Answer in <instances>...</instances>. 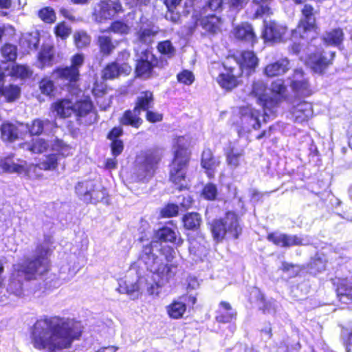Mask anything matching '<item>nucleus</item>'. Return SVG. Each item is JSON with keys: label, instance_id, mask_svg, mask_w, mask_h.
<instances>
[{"label": "nucleus", "instance_id": "nucleus-7", "mask_svg": "<svg viewBox=\"0 0 352 352\" xmlns=\"http://www.w3.org/2000/svg\"><path fill=\"white\" fill-rule=\"evenodd\" d=\"M131 53L126 49L118 52L116 59L108 63L102 69V79L104 80H113L118 78L122 74L128 76L132 70L128 62Z\"/></svg>", "mask_w": 352, "mask_h": 352}, {"label": "nucleus", "instance_id": "nucleus-64", "mask_svg": "<svg viewBox=\"0 0 352 352\" xmlns=\"http://www.w3.org/2000/svg\"><path fill=\"white\" fill-rule=\"evenodd\" d=\"M179 214V207L175 204H167L160 210V216L162 218H171L177 217Z\"/></svg>", "mask_w": 352, "mask_h": 352}, {"label": "nucleus", "instance_id": "nucleus-33", "mask_svg": "<svg viewBox=\"0 0 352 352\" xmlns=\"http://www.w3.org/2000/svg\"><path fill=\"white\" fill-rule=\"evenodd\" d=\"M19 146L34 154L44 153L47 152L50 148L47 140L41 138L32 139L30 142H22L19 144Z\"/></svg>", "mask_w": 352, "mask_h": 352}, {"label": "nucleus", "instance_id": "nucleus-37", "mask_svg": "<svg viewBox=\"0 0 352 352\" xmlns=\"http://www.w3.org/2000/svg\"><path fill=\"white\" fill-rule=\"evenodd\" d=\"M201 221V216L197 212H186L182 218L183 227L187 230H198L200 228Z\"/></svg>", "mask_w": 352, "mask_h": 352}, {"label": "nucleus", "instance_id": "nucleus-52", "mask_svg": "<svg viewBox=\"0 0 352 352\" xmlns=\"http://www.w3.org/2000/svg\"><path fill=\"white\" fill-rule=\"evenodd\" d=\"M33 72L26 65L14 64L12 66L10 75L19 79L29 78L32 76Z\"/></svg>", "mask_w": 352, "mask_h": 352}, {"label": "nucleus", "instance_id": "nucleus-63", "mask_svg": "<svg viewBox=\"0 0 352 352\" xmlns=\"http://www.w3.org/2000/svg\"><path fill=\"white\" fill-rule=\"evenodd\" d=\"M39 162L30 164L27 166L25 177L30 179H41L43 178V174L41 173Z\"/></svg>", "mask_w": 352, "mask_h": 352}, {"label": "nucleus", "instance_id": "nucleus-20", "mask_svg": "<svg viewBox=\"0 0 352 352\" xmlns=\"http://www.w3.org/2000/svg\"><path fill=\"white\" fill-rule=\"evenodd\" d=\"M290 113L294 122H306L313 116L312 104L305 100L298 102L291 107Z\"/></svg>", "mask_w": 352, "mask_h": 352}, {"label": "nucleus", "instance_id": "nucleus-8", "mask_svg": "<svg viewBox=\"0 0 352 352\" xmlns=\"http://www.w3.org/2000/svg\"><path fill=\"white\" fill-rule=\"evenodd\" d=\"M139 157L141 161L138 170V177L143 179H150L152 178L162 159V154L158 148H150L141 151Z\"/></svg>", "mask_w": 352, "mask_h": 352}, {"label": "nucleus", "instance_id": "nucleus-31", "mask_svg": "<svg viewBox=\"0 0 352 352\" xmlns=\"http://www.w3.org/2000/svg\"><path fill=\"white\" fill-rule=\"evenodd\" d=\"M327 262L328 260L324 254L316 252L314 256L311 257L305 267L310 274L316 276L326 270Z\"/></svg>", "mask_w": 352, "mask_h": 352}, {"label": "nucleus", "instance_id": "nucleus-46", "mask_svg": "<svg viewBox=\"0 0 352 352\" xmlns=\"http://www.w3.org/2000/svg\"><path fill=\"white\" fill-rule=\"evenodd\" d=\"M300 12L302 17L298 21L299 22H302L305 24L314 25V28L319 29L317 24L316 18L315 16V14L317 12L315 10L314 7L311 4L305 3L302 8Z\"/></svg>", "mask_w": 352, "mask_h": 352}, {"label": "nucleus", "instance_id": "nucleus-17", "mask_svg": "<svg viewBox=\"0 0 352 352\" xmlns=\"http://www.w3.org/2000/svg\"><path fill=\"white\" fill-rule=\"evenodd\" d=\"M234 58L236 62L235 65L239 66V70L241 71L242 74L245 72L248 76L255 72L259 63L256 54L252 50H243Z\"/></svg>", "mask_w": 352, "mask_h": 352}, {"label": "nucleus", "instance_id": "nucleus-55", "mask_svg": "<svg viewBox=\"0 0 352 352\" xmlns=\"http://www.w3.org/2000/svg\"><path fill=\"white\" fill-rule=\"evenodd\" d=\"M38 17L45 23L52 24L56 21V14L54 9L50 6H45L38 10Z\"/></svg>", "mask_w": 352, "mask_h": 352}, {"label": "nucleus", "instance_id": "nucleus-45", "mask_svg": "<svg viewBox=\"0 0 352 352\" xmlns=\"http://www.w3.org/2000/svg\"><path fill=\"white\" fill-rule=\"evenodd\" d=\"M52 150L54 151L52 153L54 155H56L60 160L61 159L66 158L69 155H72L71 146L58 138L54 139L52 145Z\"/></svg>", "mask_w": 352, "mask_h": 352}, {"label": "nucleus", "instance_id": "nucleus-6", "mask_svg": "<svg viewBox=\"0 0 352 352\" xmlns=\"http://www.w3.org/2000/svg\"><path fill=\"white\" fill-rule=\"evenodd\" d=\"M74 190L78 199L86 204H96L99 202L109 204V195L106 188L97 189L92 180L78 182Z\"/></svg>", "mask_w": 352, "mask_h": 352}, {"label": "nucleus", "instance_id": "nucleus-5", "mask_svg": "<svg viewBox=\"0 0 352 352\" xmlns=\"http://www.w3.org/2000/svg\"><path fill=\"white\" fill-rule=\"evenodd\" d=\"M240 217L232 210L226 212L222 218L214 219L210 225V230L216 242H221L228 235L232 239H237L242 234Z\"/></svg>", "mask_w": 352, "mask_h": 352}, {"label": "nucleus", "instance_id": "nucleus-1", "mask_svg": "<svg viewBox=\"0 0 352 352\" xmlns=\"http://www.w3.org/2000/svg\"><path fill=\"white\" fill-rule=\"evenodd\" d=\"M81 333L78 322L60 316H45L32 326L30 338L36 349L56 352L70 348Z\"/></svg>", "mask_w": 352, "mask_h": 352}, {"label": "nucleus", "instance_id": "nucleus-50", "mask_svg": "<svg viewBox=\"0 0 352 352\" xmlns=\"http://www.w3.org/2000/svg\"><path fill=\"white\" fill-rule=\"evenodd\" d=\"M140 290L139 280L135 282H130L126 280H121L118 283L117 291L120 294L132 295L138 293Z\"/></svg>", "mask_w": 352, "mask_h": 352}, {"label": "nucleus", "instance_id": "nucleus-30", "mask_svg": "<svg viewBox=\"0 0 352 352\" xmlns=\"http://www.w3.org/2000/svg\"><path fill=\"white\" fill-rule=\"evenodd\" d=\"M140 115L141 113L134 107L133 109H126L119 118V124L121 126H129L134 129H139L144 122Z\"/></svg>", "mask_w": 352, "mask_h": 352}, {"label": "nucleus", "instance_id": "nucleus-58", "mask_svg": "<svg viewBox=\"0 0 352 352\" xmlns=\"http://www.w3.org/2000/svg\"><path fill=\"white\" fill-rule=\"evenodd\" d=\"M159 33L158 30L153 28H144L141 29L138 34L140 42L144 44H151L153 41V38Z\"/></svg>", "mask_w": 352, "mask_h": 352}, {"label": "nucleus", "instance_id": "nucleus-11", "mask_svg": "<svg viewBox=\"0 0 352 352\" xmlns=\"http://www.w3.org/2000/svg\"><path fill=\"white\" fill-rule=\"evenodd\" d=\"M148 50L142 52V56L137 60L135 65V77L143 79H149L154 76V68H162L167 64L166 60L151 54L150 60L148 59Z\"/></svg>", "mask_w": 352, "mask_h": 352}, {"label": "nucleus", "instance_id": "nucleus-24", "mask_svg": "<svg viewBox=\"0 0 352 352\" xmlns=\"http://www.w3.org/2000/svg\"><path fill=\"white\" fill-rule=\"evenodd\" d=\"M178 267V264L175 263H160L155 265L153 270L151 271L158 278V284L160 285L169 283L173 279Z\"/></svg>", "mask_w": 352, "mask_h": 352}, {"label": "nucleus", "instance_id": "nucleus-16", "mask_svg": "<svg viewBox=\"0 0 352 352\" xmlns=\"http://www.w3.org/2000/svg\"><path fill=\"white\" fill-rule=\"evenodd\" d=\"M234 40L254 47L258 43V38L253 25L247 21L236 25L232 30Z\"/></svg>", "mask_w": 352, "mask_h": 352}, {"label": "nucleus", "instance_id": "nucleus-21", "mask_svg": "<svg viewBox=\"0 0 352 352\" xmlns=\"http://www.w3.org/2000/svg\"><path fill=\"white\" fill-rule=\"evenodd\" d=\"M290 69V60L285 56L267 64L263 67V74L267 78H274L285 74Z\"/></svg>", "mask_w": 352, "mask_h": 352}, {"label": "nucleus", "instance_id": "nucleus-2", "mask_svg": "<svg viewBox=\"0 0 352 352\" xmlns=\"http://www.w3.org/2000/svg\"><path fill=\"white\" fill-rule=\"evenodd\" d=\"M44 243H38L32 256H24L21 262L12 267V276L15 278H23L25 281L36 280L47 275L52 269L50 256L53 249L47 244L50 239H45Z\"/></svg>", "mask_w": 352, "mask_h": 352}, {"label": "nucleus", "instance_id": "nucleus-34", "mask_svg": "<svg viewBox=\"0 0 352 352\" xmlns=\"http://www.w3.org/2000/svg\"><path fill=\"white\" fill-rule=\"evenodd\" d=\"M318 28H314V25L305 24L298 21L295 28L290 32V38L292 41L307 40L311 32H317Z\"/></svg>", "mask_w": 352, "mask_h": 352}, {"label": "nucleus", "instance_id": "nucleus-54", "mask_svg": "<svg viewBox=\"0 0 352 352\" xmlns=\"http://www.w3.org/2000/svg\"><path fill=\"white\" fill-rule=\"evenodd\" d=\"M267 86L263 80L253 81L250 94L257 99V102L267 95Z\"/></svg>", "mask_w": 352, "mask_h": 352}, {"label": "nucleus", "instance_id": "nucleus-56", "mask_svg": "<svg viewBox=\"0 0 352 352\" xmlns=\"http://www.w3.org/2000/svg\"><path fill=\"white\" fill-rule=\"evenodd\" d=\"M1 53L6 62H14L17 57V47L6 43L1 46Z\"/></svg>", "mask_w": 352, "mask_h": 352}, {"label": "nucleus", "instance_id": "nucleus-23", "mask_svg": "<svg viewBox=\"0 0 352 352\" xmlns=\"http://www.w3.org/2000/svg\"><path fill=\"white\" fill-rule=\"evenodd\" d=\"M305 72L302 68L295 69L293 79L290 86L293 91L303 96H310L312 94L309 80L304 78Z\"/></svg>", "mask_w": 352, "mask_h": 352}, {"label": "nucleus", "instance_id": "nucleus-10", "mask_svg": "<svg viewBox=\"0 0 352 352\" xmlns=\"http://www.w3.org/2000/svg\"><path fill=\"white\" fill-rule=\"evenodd\" d=\"M336 52L327 54L323 49L315 50L308 54L305 60V65L316 74L323 75L333 64Z\"/></svg>", "mask_w": 352, "mask_h": 352}, {"label": "nucleus", "instance_id": "nucleus-36", "mask_svg": "<svg viewBox=\"0 0 352 352\" xmlns=\"http://www.w3.org/2000/svg\"><path fill=\"white\" fill-rule=\"evenodd\" d=\"M96 45L100 55L102 57L110 56L116 50V45L111 36L109 35H99L96 38Z\"/></svg>", "mask_w": 352, "mask_h": 352}, {"label": "nucleus", "instance_id": "nucleus-62", "mask_svg": "<svg viewBox=\"0 0 352 352\" xmlns=\"http://www.w3.org/2000/svg\"><path fill=\"white\" fill-rule=\"evenodd\" d=\"M176 77L178 82L186 86L191 85L195 80L194 74L188 69L182 70Z\"/></svg>", "mask_w": 352, "mask_h": 352}, {"label": "nucleus", "instance_id": "nucleus-22", "mask_svg": "<svg viewBox=\"0 0 352 352\" xmlns=\"http://www.w3.org/2000/svg\"><path fill=\"white\" fill-rule=\"evenodd\" d=\"M221 161L215 157L210 148L203 150L201 156V166L204 169L207 177L212 179L214 177L216 169L220 166Z\"/></svg>", "mask_w": 352, "mask_h": 352}, {"label": "nucleus", "instance_id": "nucleus-26", "mask_svg": "<svg viewBox=\"0 0 352 352\" xmlns=\"http://www.w3.org/2000/svg\"><path fill=\"white\" fill-rule=\"evenodd\" d=\"M155 95L153 91L146 89L141 91L136 96L133 102V107L140 113L153 109L155 104Z\"/></svg>", "mask_w": 352, "mask_h": 352}, {"label": "nucleus", "instance_id": "nucleus-9", "mask_svg": "<svg viewBox=\"0 0 352 352\" xmlns=\"http://www.w3.org/2000/svg\"><path fill=\"white\" fill-rule=\"evenodd\" d=\"M222 70L216 78L219 87L226 91H231L239 87L241 82L242 72L236 65L232 64L229 60L221 63Z\"/></svg>", "mask_w": 352, "mask_h": 352}, {"label": "nucleus", "instance_id": "nucleus-32", "mask_svg": "<svg viewBox=\"0 0 352 352\" xmlns=\"http://www.w3.org/2000/svg\"><path fill=\"white\" fill-rule=\"evenodd\" d=\"M219 309L217 311L215 320L221 324L230 323L235 320L237 314L232 309L231 305L227 301H221L219 304Z\"/></svg>", "mask_w": 352, "mask_h": 352}, {"label": "nucleus", "instance_id": "nucleus-28", "mask_svg": "<svg viewBox=\"0 0 352 352\" xmlns=\"http://www.w3.org/2000/svg\"><path fill=\"white\" fill-rule=\"evenodd\" d=\"M153 243L154 241H150L144 245L138 256V261L142 263L148 271L153 270L159 260L158 256L153 252Z\"/></svg>", "mask_w": 352, "mask_h": 352}, {"label": "nucleus", "instance_id": "nucleus-13", "mask_svg": "<svg viewBox=\"0 0 352 352\" xmlns=\"http://www.w3.org/2000/svg\"><path fill=\"white\" fill-rule=\"evenodd\" d=\"M239 132H250L252 129L256 131L261 127L259 110L250 105L243 106L239 108Z\"/></svg>", "mask_w": 352, "mask_h": 352}, {"label": "nucleus", "instance_id": "nucleus-53", "mask_svg": "<svg viewBox=\"0 0 352 352\" xmlns=\"http://www.w3.org/2000/svg\"><path fill=\"white\" fill-rule=\"evenodd\" d=\"M0 166L3 170L8 173L24 174L25 176L28 164L25 161H23V164H21L14 162L10 164L8 160H6L0 162Z\"/></svg>", "mask_w": 352, "mask_h": 352}, {"label": "nucleus", "instance_id": "nucleus-49", "mask_svg": "<svg viewBox=\"0 0 352 352\" xmlns=\"http://www.w3.org/2000/svg\"><path fill=\"white\" fill-rule=\"evenodd\" d=\"M282 101L283 99L280 97H277L274 95L272 96H267L266 95L258 104L262 107L263 111L274 113L280 106Z\"/></svg>", "mask_w": 352, "mask_h": 352}, {"label": "nucleus", "instance_id": "nucleus-25", "mask_svg": "<svg viewBox=\"0 0 352 352\" xmlns=\"http://www.w3.org/2000/svg\"><path fill=\"white\" fill-rule=\"evenodd\" d=\"M38 67L41 69L52 67L56 63L55 49L52 45H43L36 55Z\"/></svg>", "mask_w": 352, "mask_h": 352}, {"label": "nucleus", "instance_id": "nucleus-4", "mask_svg": "<svg viewBox=\"0 0 352 352\" xmlns=\"http://www.w3.org/2000/svg\"><path fill=\"white\" fill-rule=\"evenodd\" d=\"M189 142L184 136L175 139L173 157L168 164V181L178 191L189 190L187 170L191 160Z\"/></svg>", "mask_w": 352, "mask_h": 352}, {"label": "nucleus", "instance_id": "nucleus-40", "mask_svg": "<svg viewBox=\"0 0 352 352\" xmlns=\"http://www.w3.org/2000/svg\"><path fill=\"white\" fill-rule=\"evenodd\" d=\"M186 302L173 300L167 307L166 312L169 318L175 320L180 319L186 311Z\"/></svg>", "mask_w": 352, "mask_h": 352}, {"label": "nucleus", "instance_id": "nucleus-38", "mask_svg": "<svg viewBox=\"0 0 352 352\" xmlns=\"http://www.w3.org/2000/svg\"><path fill=\"white\" fill-rule=\"evenodd\" d=\"M244 154L245 152L243 149H237L234 145L230 144L226 152L228 165L232 168L239 167Z\"/></svg>", "mask_w": 352, "mask_h": 352}, {"label": "nucleus", "instance_id": "nucleus-41", "mask_svg": "<svg viewBox=\"0 0 352 352\" xmlns=\"http://www.w3.org/2000/svg\"><path fill=\"white\" fill-rule=\"evenodd\" d=\"M94 105L89 100H80L74 105L73 113H75L78 122H82V118L89 115L93 111Z\"/></svg>", "mask_w": 352, "mask_h": 352}, {"label": "nucleus", "instance_id": "nucleus-12", "mask_svg": "<svg viewBox=\"0 0 352 352\" xmlns=\"http://www.w3.org/2000/svg\"><path fill=\"white\" fill-rule=\"evenodd\" d=\"M288 28L276 20L263 21L261 36L265 43H280L287 41Z\"/></svg>", "mask_w": 352, "mask_h": 352}, {"label": "nucleus", "instance_id": "nucleus-44", "mask_svg": "<svg viewBox=\"0 0 352 352\" xmlns=\"http://www.w3.org/2000/svg\"><path fill=\"white\" fill-rule=\"evenodd\" d=\"M272 0H252V3L258 8L253 14L254 19L262 18L264 16H270L274 14L270 3Z\"/></svg>", "mask_w": 352, "mask_h": 352}, {"label": "nucleus", "instance_id": "nucleus-35", "mask_svg": "<svg viewBox=\"0 0 352 352\" xmlns=\"http://www.w3.org/2000/svg\"><path fill=\"white\" fill-rule=\"evenodd\" d=\"M322 43L327 46L340 47L344 40V33L341 28L327 31L322 36Z\"/></svg>", "mask_w": 352, "mask_h": 352}, {"label": "nucleus", "instance_id": "nucleus-61", "mask_svg": "<svg viewBox=\"0 0 352 352\" xmlns=\"http://www.w3.org/2000/svg\"><path fill=\"white\" fill-rule=\"evenodd\" d=\"M71 28L65 21L58 22L54 28V33L57 38L65 40L71 34Z\"/></svg>", "mask_w": 352, "mask_h": 352}, {"label": "nucleus", "instance_id": "nucleus-57", "mask_svg": "<svg viewBox=\"0 0 352 352\" xmlns=\"http://www.w3.org/2000/svg\"><path fill=\"white\" fill-rule=\"evenodd\" d=\"M157 50L159 53L168 58L175 54V49L170 40L160 41L157 45Z\"/></svg>", "mask_w": 352, "mask_h": 352}, {"label": "nucleus", "instance_id": "nucleus-29", "mask_svg": "<svg viewBox=\"0 0 352 352\" xmlns=\"http://www.w3.org/2000/svg\"><path fill=\"white\" fill-rule=\"evenodd\" d=\"M50 109L52 112L56 113L59 118L65 119L72 116L74 110V105L72 100L60 98L52 103Z\"/></svg>", "mask_w": 352, "mask_h": 352}, {"label": "nucleus", "instance_id": "nucleus-15", "mask_svg": "<svg viewBox=\"0 0 352 352\" xmlns=\"http://www.w3.org/2000/svg\"><path fill=\"white\" fill-rule=\"evenodd\" d=\"M123 12L124 8L120 1L100 0L96 6L94 14L100 20H109Z\"/></svg>", "mask_w": 352, "mask_h": 352}, {"label": "nucleus", "instance_id": "nucleus-19", "mask_svg": "<svg viewBox=\"0 0 352 352\" xmlns=\"http://www.w3.org/2000/svg\"><path fill=\"white\" fill-rule=\"evenodd\" d=\"M199 23L208 35L215 36L222 32L223 19L216 14H209L201 16Z\"/></svg>", "mask_w": 352, "mask_h": 352}, {"label": "nucleus", "instance_id": "nucleus-18", "mask_svg": "<svg viewBox=\"0 0 352 352\" xmlns=\"http://www.w3.org/2000/svg\"><path fill=\"white\" fill-rule=\"evenodd\" d=\"M338 300L347 307L352 305V283L346 278L332 279Z\"/></svg>", "mask_w": 352, "mask_h": 352}, {"label": "nucleus", "instance_id": "nucleus-14", "mask_svg": "<svg viewBox=\"0 0 352 352\" xmlns=\"http://www.w3.org/2000/svg\"><path fill=\"white\" fill-rule=\"evenodd\" d=\"M155 236L158 241L170 243L176 248L182 246L184 242L176 223L173 220L167 221L166 226L160 228L155 232Z\"/></svg>", "mask_w": 352, "mask_h": 352}, {"label": "nucleus", "instance_id": "nucleus-60", "mask_svg": "<svg viewBox=\"0 0 352 352\" xmlns=\"http://www.w3.org/2000/svg\"><path fill=\"white\" fill-rule=\"evenodd\" d=\"M270 90L273 95L280 97L283 100L287 91V86L285 85L283 80L278 79L272 82Z\"/></svg>", "mask_w": 352, "mask_h": 352}, {"label": "nucleus", "instance_id": "nucleus-42", "mask_svg": "<svg viewBox=\"0 0 352 352\" xmlns=\"http://www.w3.org/2000/svg\"><path fill=\"white\" fill-rule=\"evenodd\" d=\"M50 122L48 119L35 118L30 122L26 123L25 128L30 136L38 137L43 133L45 126L49 124Z\"/></svg>", "mask_w": 352, "mask_h": 352}, {"label": "nucleus", "instance_id": "nucleus-39", "mask_svg": "<svg viewBox=\"0 0 352 352\" xmlns=\"http://www.w3.org/2000/svg\"><path fill=\"white\" fill-rule=\"evenodd\" d=\"M21 88L17 85L10 84L0 86V97L5 98L6 102H13L21 96Z\"/></svg>", "mask_w": 352, "mask_h": 352}, {"label": "nucleus", "instance_id": "nucleus-59", "mask_svg": "<svg viewBox=\"0 0 352 352\" xmlns=\"http://www.w3.org/2000/svg\"><path fill=\"white\" fill-rule=\"evenodd\" d=\"M201 195L207 201L215 200L218 195L217 186L212 182L207 183L203 187Z\"/></svg>", "mask_w": 352, "mask_h": 352}, {"label": "nucleus", "instance_id": "nucleus-43", "mask_svg": "<svg viewBox=\"0 0 352 352\" xmlns=\"http://www.w3.org/2000/svg\"><path fill=\"white\" fill-rule=\"evenodd\" d=\"M129 25L123 20L113 21L104 30H100L101 33H113L118 35H127L130 32Z\"/></svg>", "mask_w": 352, "mask_h": 352}, {"label": "nucleus", "instance_id": "nucleus-27", "mask_svg": "<svg viewBox=\"0 0 352 352\" xmlns=\"http://www.w3.org/2000/svg\"><path fill=\"white\" fill-rule=\"evenodd\" d=\"M19 126H23V123L16 124L8 121L3 122L0 127L1 140L8 142H14L19 140L23 134L19 129Z\"/></svg>", "mask_w": 352, "mask_h": 352}, {"label": "nucleus", "instance_id": "nucleus-48", "mask_svg": "<svg viewBox=\"0 0 352 352\" xmlns=\"http://www.w3.org/2000/svg\"><path fill=\"white\" fill-rule=\"evenodd\" d=\"M74 44L78 50L87 48L91 45V36L83 30L76 31L73 34Z\"/></svg>", "mask_w": 352, "mask_h": 352}, {"label": "nucleus", "instance_id": "nucleus-3", "mask_svg": "<svg viewBox=\"0 0 352 352\" xmlns=\"http://www.w3.org/2000/svg\"><path fill=\"white\" fill-rule=\"evenodd\" d=\"M70 65L56 67L51 72V76H44L38 82L42 95L50 98H54L57 91L55 81L66 82L70 88H76L81 78L80 69L85 64V56L82 52L74 54L69 58Z\"/></svg>", "mask_w": 352, "mask_h": 352}, {"label": "nucleus", "instance_id": "nucleus-51", "mask_svg": "<svg viewBox=\"0 0 352 352\" xmlns=\"http://www.w3.org/2000/svg\"><path fill=\"white\" fill-rule=\"evenodd\" d=\"M182 0H163L164 4L167 9V16L169 20L173 23H178L180 20L181 14L177 11V8L180 5Z\"/></svg>", "mask_w": 352, "mask_h": 352}, {"label": "nucleus", "instance_id": "nucleus-47", "mask_svg": "<svg viewBox=\"0 0 352 352\" xmlns=\"http://www.w3.org/2000/svg\"><path fill=\"white\" fill-rule=\"evenodd\" d=\"M59 164L60 160L52 153L45 155L43 159L39 162L41 169L45 171L56 170Z\"/></svg>", "mask_w": 352, "mask_h": 352}]
</instances>
